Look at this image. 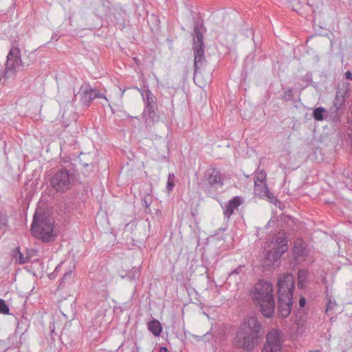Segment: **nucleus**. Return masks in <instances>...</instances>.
Wrapping results in <instances>:
<instances>
[{"label": "nucleus", "mask_w": 352, "mask_h": 352, "mask_svg": "<svg viewBox=\"0 0 352 352\" xmlns=\"http://www.w3.org/2000/svg\"><path fill=\"white\" fill-rule=\"evenodd\" d=\"M262 326L256 316H251L241 324L236 336L234 344L248 351L252 350L261 336Z\"/></svg>", "instance_id": "1"}, {"label": "nucleus", "mask_w": 352, "mask_h": 352, "mask_svg": "<svg viewBox=\"0 0 352 352\" xmlns=\"http://www.w3.org/2000/svg\"><path fill=\"white\" fill-rule=\"evenodd\" d=\"M251 298L262 315L270 318L275 311L272 285L267 281H258L250 293Z\"/></svg>", "instance_id": "2"}, {"label": "nucleus", "mask_w": 352, "mask_h": 352, "mask_svg": "<svg viewBox=\"0 0 352 352\" xmlns=\"http://www.w3.org/2000/svg\"><path fill=\"white\" fill-rule=\"evenodd\" d=\"M278 311L282 318H287L292 311L293 293L295 288L294 278L287 273L278 280Z\"/></svg>", "instance_id": "3"}, {"label": "nucleus", "mask_w": 352, "mask_h": 352, "mask_svg": "<svg viewBox=\"0 0 352 352\" xmlns=\"http://www.w3.org/2000/svg\"><path fill=\"white\" fill-rule=\"evenodd\" d=\"M31 232L34 236L43 242L54 240L56 234L54 230V220L49 212L41 208L36 209L31 225Z\"/></svg>", "instance_id": "4"}, {"label": "nucleus", "mask_w": 352, "mask_h": 352, "mask_svg": "<svg viewBox=\"0 0 352 352\" xmlns=\"http://www.w3.org/2000/svg\"><path fill=\"white\" fill-rule=\"evenodd\" d=\"M288 245L285 237L278 236L268 244L265 248V257L263 265L266 267L275 265L281 256L287 251Z\"/></svg>", "instance_id": "5"}, {"label": "nucleus", "mask_w": 352, "mask_h": 352, "mask_svg": "<svg viewBox=\"0 0 352 352\" xmlns=\"http://www.w3.org/2000/svg\"><path fill=\"white\" fill-rule=\"evenodd\" d=\"M25 64L21 58L20 50L16 47H12L7 56L6 68L0 76V82L2 78L4 81L13 79L17 72L23 70Z\"/></svg>", "instance_id": "6"}, {"label": "nucleus", "mask_w": 352, "mask_h": 352, "mask_svg": "<svg viewBox=\"0 0 352 352\" xmlns=\"http://www.w3.org/2000/svg\"><path fill=\"white\" fill-rule=\"evenodd\" d=\"M193 46L194 51V80L199 71L206 65V60L204 56V36L200 28L196 25L194 28Z\"/></svg>", "instance_id": "7"}, {"label": "nucleus", "mask_w": 352, "mask_h": 352, "mask_svg": "<svg viewBox=\"0 0 352 352\" xmlns=\"http://www.w3.org/2000/svg\"><path fill=\"white\" fill-rule=\"evenodd\" d=\"M73 180V173L66 168H61L52 176L50 184L56 191L65 192L69 189Z\"/></svg>", "instance_id": "8"}, {"label": "nucleus", "mask_w": 352, "mask_h": 352, "mask_svg": "<svg viewBox=\"0 0 352 352\" xmlns=\"http://www.w3.org/2000/svg\"><path fill=\"white\" fill-rule=\"evenodd\" d=\"M282 342L279 333L273 330L267 335L266 342L261 352H281Z\"/></svg>", "instance_id": "9"}, {"label": "nucleus", "mask_w": 352, "mask_h": 352, "mask_svg": "<svg viewBox=\"0 0 352 352\" xmlns=\"http://www.w3.org/2000/svg\"><path fill=\"white\" fill-rule=\"evenodd\" d=\"M205 181L209 188L214 191L222 189L223 182L221 179L220 171L215 168L208 169L204 176Z\"/></svg>", "instance_id": "10"}, {"label": "nucleus", "mask_w": 352, "mask_h": 352, "mask_svg": "<svg viewBox=\"0 0 352 352\" xmlns=\"http://www.w3.org/2000/svg\"><path fill=\"white\" fill-rule=\"evenodd\" d=\"M96 98H105L104 96L96 89L85 88L81 94L82 104L88 106L89 103Z\"/></svg>", "instance_id": "11"}, {"label": "nucleus", "mask_w": 352, "mask_h": 352, "mask_svg": "<svg viewBox=\"0 0 352 352\" xmlns=\"http://www.w3.org/2000/svg\"><path fill=\"white\" fill-rule=\"evenodd\" d=\"M242 203L243 199L240 197H234L233 199L230 200L228 203L226 204L225 206L223 208V214L227 218H230V216L233 214L234 210L236 209Z\"/></svg>", "instance_id": "12"}, {"label": "nucleus", "mask_w": 352, "mask_h": 352, "mask_svg": "<svg viewBox=\"0 0 352 352\" xmlns=\"http://www.w3.org/2000/svg\"><path fill=\"white\" fill-rule=\"evenodd\" d=\"M142 96L145 102L146 109L157 108V103L155 100V97L149 89H147L144 93H142Z\"/></svg>", "instance_id": "13"}, {"label": "nucleus", "mask_w": 352, "mask_h": 352, "mask_svg": "<svg viewBox=\"0 0 352 352\" xmlns=\"http://www.w3.org/2000/svg\"><path fill=\"white\" fill-rule=\"evenodd\" d=\"M148 330L155 336H160L162 331L161 323L156 319L151 320L147 324Z\"/></svg>", "instance_id": "14"}, {"label": "nucleus", "mask_w": 352, "mask_h": 352, "mask_svg": "<svg viewBox=\"0 0 352 352\" xmlns=\"http://www.w3.org/2000/svg\"><path fill=\"white\" fill-rule=\"evenodd\" d=\"M268 187L266 182L254 183V195L259 197H263L268 192Z\"/></svg>", "instance_id": "15"}, {"label": "nucleus", "mask_w": 352, "mask_h": 352, "mask_svg": "<svg viewBox=\"0 0 352 352\" xmlns=\"http://www.w3.org/2000/svg\"><path fill=\"white\" fill-rule=\"evenodd\" d=\"M8 227V216L6 210L0 207V231H5Z\"/></svg>", "instance_id": "16"}, {"label": "nucleus", "mask_w": 352, "mask_h": 352, "mask_svg": "<svg viewBox=\"0 0 352 352\" xmlns=\"http://www.w3.org/2000/svg\"><path fill=\"white\" fill-rule=\"evenodd\" d=\"M344 104L345 100L342 94L341 93L340 91H336V94L333 101L332 105L341 111L342 109L344 107Z\"/></svg>", "instance_id": "17"}, {"label": "nucleus", "mask_w": 352, "mask_h": 352, "mask_svg": "<svg viewBox=\"0 0 352 352\" xmlns=\"http://www.w3.org/2000/svg\"><path fill=\"white\" fill-rule=\"evenodd\" d=\"M308 275V272L305 270H300L298 272V287L300 289L303 288L305 286V283L307 280V277Z\"/></svg>", "instance_id": "18"}, {"label": "nucleus", "mask_w": 352, "mask_h": 352, "mask_svg": "<svg viewBox=\"0 0 352 352\" xmlns=\"http://www.w3.org/2000/svg\"><path fill=\"white\" fill-rule=\"evenodd\" d=\"M326 112L327 110L324 107H317L313 111V118L317 121H322L325 118Z\"/></svg>", "instance_id": "19"}, {"label": "nucleus", "mask_w": 352, "mask_h": 352, "mask_svg": "<svg viewBox=\"0 0 352 352\" xmlns=\"http://www.w3.org/2000/svg\"><path fill=\"white\" fill-rule=\"evenodd\" d=\"M340 110L333 105L329 108V111L326 112V118L330 117L333 119H338L340 117Z\"/></svg>", "instance_id": "20"}, {"label": "nucleus", "mask_w": 352, "mask_h": 352, "mask_svg": "<svg viewBox=\"0 0 352 352\" xmlns=\"http://www.w3.org/2000/svg\"><path fill=\"white\" fill-rule=\"evenodd\" d=\"M254 183L265 182L266 173L263 170H258L254 175Z\"/></svg>", "instance_id": "21"}, {"label": "nucleus", "mask_w": 352, "mask_h": 352, "mask_svg": "<svg viewBox=\"0 0 352 352\" xmlns=\"http://www.w3.org/2000/svg\"><path fill=\"white\" fill-rule=\"evenodd\" d=\"M261 198L266 199L270 203L274 204L275 206H277V204H280L278 200L276 198L273 193H272L269 190L268 192L266 193L265 195H263Z\"/></svg>", "instance_id": "22"}, {"label": "nucleus", "mask_w": 352, "mask_h": 352, "mask_svg": "<svg viewBox=\"0 0 352 352\" xmlns=\"http://www.w3.org/2000/svg\"><path fill=\"white\" fill-rule=\"evenodd\" d=\"M174 179H175V175L173 173H170L168 177L167 186H166V188H167V190L168 192H170L175 186Z\"/></svg>", "instance_id": "23"}, {"label": "nucleus", "mask_w": 352, "mask_h": 352, "mask_svg": "<svg viewBox=\"0 0 352 352\" xmlns=\"http://www.w3.org/2000/svg\"><path fill=\"white\" fill-rule=\"evenodd\" d=\"M0 313L6 315L10 314V308L6 301L0 298Z\"/></svg>", "instance_id": "24"}, {"label": "nucleus", "mask_w": 352, "mask_h": 352, "mask_svg": "<svg viewBox=\"0 0 352 352\" xmlns=\"http://www.w3.org/2000/svg\"><path fill=\"white\" fill-rule=\"evenodd\" d=\"M73 277V272L72 270H69L67 272H65L60 280V284H65L67 283H69Z\"/></svg>", "instance_id": "25"}, {"label": "nucleus", "mask_w": 352, "mask_h": 352, "mask_svg": "<svg viewBox=\"0 0 352 352\" xmlns=\"http://www.w3.org/2000/svg\"><path fill=\"white\" fill-rule=\"evenodd\" d=\"M16 260L21 264L26 263V258L23 256V254L19 251V248H17V251L14 254Z\"/></svg>", "instance_id": "26"}, {"label": "nucleus", "mask_w": 352, "mask_h": 352, "mask_svg": "<svg viewBox=\"0 0 352 352\" xmlns=\"http://www.w3.org/2000/svg\"><path fill=\"white\" fill-rule=\"evenodd\" d=\"M157 108H152L151 109H146L149 118L152 119L153 121L157 120L158 119V116L156 112Z\"/></svg>", "instance_id": "27"}, {"label": "nucleus", "mask_w": 352, "mask_h": 352, "mask_svg": "<svg viewBox=\"0 0 352 352\" xmlns=\"http://www.w3.org/2000/svg\"><path fill=\"white\" fill-rule=\"evenodd\" d=\"M336 303L335 300L329 299L327 305L326 313L328 314L329 311L332 310L336 306Z\"/></svg>", "instance_id": "28"}, {"label": "nucleus", "mask_w": 352, "mask_h": 352, "mask_svg": "<svg viewBox=\"0 0 352 352\" xmlns=\"http://www.w3.org/2000/svg\"><path fill=\"white\" fill-rule=\"evenodd\" d=\"M144 202L145 208H148L149 207V206L151 205V202H152V197H151V196H150V195L145 196V197L144 199Z\"/></svg>", "instance_id": "29"}, {"label": "nucleus", "mask_w": 352, "mask_h": 352, "mask_svg": "<svg viewBox=\"0 0 352 352\" xmlns=\"http://www.w3.org/2000/svg\"><path fill=\"white\" fill-rule=\"evenodd\" d=\"M284 94H285V97H288V100L292 99V98L294 96L293 90L292 89H289L286 90L284 92Z\"/></svg>", "instance_id": "30"}, {"label": "nucleus", "mask_w": 352, "mask_h": 352, "mask_svg": "<svg viewBox=\"0 0 352 352\" xmlns=\"http://www.w3.org/2000/svg\"><path fill=\"white\" fill-rule=\"evenodd\" d=\"M306 300L304 297H301L299 300V305L300 307H303L305 305Z\"/></svg>", "instance_id": "31"}, {"label": "nucleus", "mask_w": 352, "mask_h": 352, "mask_svg": "<svg viewBox=\"0 0 352 352\" xmlns=\"http://www.w3.org/2000/svg\"><path fill=\"white\" fill-rule=\"evenodd\" d=\"M345 78L352 80V73L350 71H347L345 73Z\"/></svg>", "instance_id": "32"}, {"label": "nucleus", "mask_w": 352, "mask_h": 352, "mask_svg": "<svg viewBox=\"0 0 352 352\" xmlns=\"http://www.w3.org/2000/svg\"><path fill=\"white\" fill-rule=\"evenodd\" d=\"M159 352H168V349L165 346H161L160 348Z\"/></svg>", "instance_id": "33"}, {"label": "nucleus", "mask_w": 352, "mask_h": 352, "mask_svg": "<svg viewBox=\"0 0 352 352\" xmlns=\"http://www.w3.org/2000/svg\"><path fill=\"white\" fill-rule=\"evenodd\" d=\"M208 336V333H206V334H204V337H206V336Z\"/></svg>", "instance_id": "34"}]
</instances>
